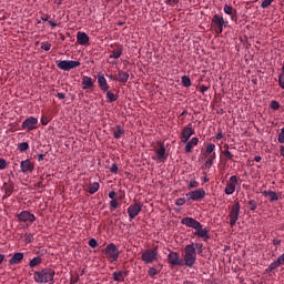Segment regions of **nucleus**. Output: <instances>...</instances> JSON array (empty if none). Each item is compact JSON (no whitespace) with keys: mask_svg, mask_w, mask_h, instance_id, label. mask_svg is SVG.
I'll list each match as a JSON object with an SVG mask.
<instances>
[{"mask_svg":"<svg viewBox=\"0 0 284 284\" xmlns=\"http://www.w3.org/2000/svg\"><path fill=\"white\" fill-rule=\"evenodd\" d=\"M55 272L50 267L40 268L33 272V281L38 284L54 283Z\"/></svg>","mask_w":284,"mask_h":284,"instance_id":"nucleus-1","label":"nucleus"},{"mask_svg":"<svg viewBox=\"0 0 284 284\" xmlns=\"http://www.w3.org/2000/svg\"><path fill=\"white\" fill-rule=\"evenodd\" d=\"M182 261L186 267H194L196 264V247L194 246V243L187 244L184 247Z\"/></svg>","mask_w":284,"mask_h":284,"instance_id":"nucleus-2","label":"nucleus"},{"mask_svg":"<svg viewBox=\"0 0 284 284\" xmlns=\"http://www.w3.org/2000/svg\"><path fill=\"white\" fill-rule=\"evenodd\" d=\"M153 150L155 152V155L152 156L153 161H156L158 163H165L168 161L169 154L163 142H159L154 145Z\"/></svg>","mask_w":284,"mask_h":284,"instance_id":"nucleus-3","label":"nucleus"},{"mask_svg":"<svg viewBox=\"0 0 284 284\" xmlns=\"http://www.w3.org/2000/svg\"><path fill=\"white\" fill-rule=\"evenodd\" d=\"M141 261L145 263V265H150L159 261V247L146 248L142 252Z\"/></svg>","mask_w":284,"mask_h":284,"instance_id":"nucleus-4","label":"nucleus"},{"mask_svg":"<svg viewBox=\"0 0 284 284\" xmlns=\"http://www.w3.org/2000/svg\"><path fill=\"white\" fill-rule=\"evenodd\" d=\"M104 254L110 263H116V261H119V256L121 255V251H119L116 244L110 243L109 245H106Z\"/></svg>","mask_w":284,"mask_h":284,"instance_id":"nucleus-5","label":"nucleus"},{"mask_svg":"<svg viewBox=\"0 0 284 284\" xmlns=\"http://www.w3.org/2000/svg\"><path fill=\"white\" fill-rule=\"evenodd\" d=\"M17 219L19 223H23L26 227H30L34 221H37V216L32 214L30 211H22L17 214Z\"/></svg>","mask_w":284,"mask_h":284,"instance_id":"nucleus-6","label":"nucleus"},{"mask_svg":"<svg viewBox=\"0 0 284 284\" xmlns=\"http://www.w3.org/2000/svg\"><path fill=\"white\" fill-rule=\"evenodd\" d=\"M211 23L214 28L215 34H223V28L227 26V21L220 14H214Z\"/></svg>","mask_w":284,"mask_h":284,"instance_id":"nucleus-7","label":"nucleus"},{"mask_svg":"<svg viewBox=\"0 0 284 284\" xmlns=\"http://www.w3.org/2000/svg\"><path fill=\"white\" fill-rule=\"evenodd\" d=\"M55 63L59 70H63L64 72H70V70H74V68L81 65V62L74 60H58Z\"/></svg>","mask_w":284,"mask_h":284,"instance_id":"nucleus-8","label":"nucleus"},{"mask_svg":"<svg viewBox=\"0 0 284 284\" xmlns=\"http://www.w3.org/2000/svg\"><path fill=\"white\" fill-rule=\"evenodd\" d=\"M239 216H241V203L235 202L232 205L230 213H229L231 227H234V225H236V222L239 221Z\"/></svg>","mask_w":284,"mask_h":284,"instance_id":"nucleus-9","label":"nucleus"},{"mask_svg":"<svg viewBox=\"0 0 284 284\" xmlns=\"http://www.w3.org/2000/svg\"><path fill=\"white\" fill-rule=\"evenodd\" d=\"M187 201H203L205 199V190L203 187L186 193Z\"/></svg>","mask_w":284,"mask_h":284,"instance_id":"nucleus-10","label":"nucleus"},{"mask_svg":"<svg viewBox=\"0 0 284 284\" xmlns=\"http://www.w3.org/2000/svg\"><path fill=\"white\" fill-rule=\"evenodd\" d=\"M194 134H195V131H194V128H192V123L187 124L182 129L181 136H180L181 142L187 143V141H190V139H192Z\"/></svg>","mask_w":284,"mask_h":284,"instance_id":"nucleus-11","label":"nucleus"},{"mask_svg":"<svg viewBox=\"0 0 284 284\" xmlns=\"http://www.w3.org/2000/svg\"><path fill=\"white\" fill-rule=\"evenodd\" d=\"M39 125V119L34 116L27 118L22 122V130H28V132H32V130H37V126Z\"/></svg>","mask_w":284,"mask_h":284,"instance_id":"nucleus-12","label":"nucleus"},{"mask_svg":"<svg viewBox=\"0 0 284 284\" xmlns=\"http://www.w3.org/2000/svg\"><path fill=\"white\" fill-rule=\"evenodd\" d=\"M168 263L170 265H176L179 267H183V265H184V262H183V258H181V255L174 251L169 253Z\"/></svg>","mask_w":284,"mask_h":284,"instance_id":"nucleus-13","label":"nucleus"},{"mask_svg":"<svg viewBox=\"0 0 284 284\" xmlns=\"http://www.w3.org/2000/svg\"><path fill=\"white\" fill-rule=\"evenodd\" d=\"M143 210V205L139 204V203H134V204H131L126 212L129 214V219L132 221V219H136V216H139V214H141Z\"/></svg>","mask_w":284,"mask_h":284,"instance_id":"nucleus-14","label":"nucleus"},{"mask_svg":"<svg viewBox=\"0 0 284 284\" xmlns=\"http://www.w3.org/2000/svg\"><path fill=\"white\" fill-rule=\"evenodd\" d=\"M193 236H197V239H202V241L207 242L210 241V230L209 229H203V224H200V227L195 230L193 233Z\"/></svg>","mask_w":284,"mask_h":284,"instance_id":"nucleus-15","label":"nucleus"},{"mask_svg":"<svg viewBox=\"0 0 284 284\" xmlns=\"http://www.w3.org/2000/svg\"><path fill=\"white\" fill-rule=\"evenodd\" d=\"M20 169L23 174L32 173L34 172V164L30 159H27L20 162Z\"/></svg>","mask_w":284,"mask_h":284,"instance_id":"nucleus-16","label":"nucleus"},{"mask_svg":"<svg viewBox=\"0 0 284 284\" xmlns=\"http://www.w3.org/2000/svg\"><path fill=\"white\" fill-rule=\"evenodd\" d=\"M181 223L182 225H186V227H192L193 230H199V227H201V222L196 221L194 217H183Z\"/></svg>","mask_w":284,"mask_h":284,"instance_id":"nucleus-17","label":"nucleus"},{"mask_svg":"<svg viewBox=\"0 0 284 284\" xmlns=\"http://www.w3.org/2000/svg\"><path fill=\"white\" fill-rule=\"evenodd\" d=\"M2 190L4 191L3 199H9V196H12V192H14V182L12 180L4 182Z\"/></svg>","mask_w":284,"mask_h":284,"instance_id":"nucleus-18","label":"nucleus"},{"mask_svg":"<svg viewBox=\"0 0 284 284\" xmlns=\"http://www.w3.org/2000/svg\"><path fill=\"white\" fill-rule=\"evenodd\" d=\"M77 41L79 45H90V36L83 31L77 33Z\"/></svg>","mask_w":284,"mask_h":284,"instance_id":"nucleus-19","label":"nucleus"},{"mask_svg":"<svg viewBox=\"0 0 284 284\" xmlns=\"http://www.w3.org/2000/svg\"><path fill=\"white\" fill-rule=\"evenodd\" d=\"M98 84L102 92H108V90H110V84H108V80L103 74H98Z\"/></svg>","mask_w":284,"mask_h":284,"instance_id":"nucleus-20","label":"nucleus"},{"mask_svg":"<svg viewBox=\"0 0 284 284\" xmlns=\"http://www.w3.org/2000/svg\"><path fill=\"white\" fill-rule=\"evenodd\" d=\"M121 54H123V45L114 44L113 50L110 51V59H120Z\"/></svg>","mask_w":284,"mask_h":284,"instance_id":"nucleus-21","label":"nucleus"},{"mask_svg":"<svg viewBox=\"0 0 284 284\" xmlns=\"http://www.w3.org/2000/svg\"><path fill=\"white\" fill-rule=\"evenodd\" d=\"M185 146H184V151L186 152V154H190V152H192V150L194 148H196V145H199V138H192L191 140H187V142H185Z\"/></svg>","mask_w":284,"mask_h":284,"instance_id":"nucleus-22","label":"nucleus"},{"mask_svg":"<svg viewBox=\"0 0 284 284\" xmlns=\"http://www.w3.org/2000/svg\"><path fill=\"white\" fill-rule=\"evenodd\" d=\"M125 276H128V273L123 271H115L112 273V278L116 283H123L125 281Z\"/></svg>","mask_w":284,"mask_h":284,"instance_id":"nucleus-23","label":"nucleus"},{"mask_svg":"<svg viewBox=\"0 0 284 284\" xmlns=\"http://www.w3.org/2000/svg\"><path fill=\"white\" fill-rule=\"evenodd\" d=\"M82 85V90H92V88H94V82H92V78L83 75Z\"/></svg>","mask_w":284,"mask_h":284,"instance_id":"nucleus-24","label":"nucleus"},{"mask_svg":"<svg viewBox=\"0 0 284 284\" xmlns=\"http://www.w3.org/2000/svg\"><path fill=\"white\" fill-rule=\"evenodd\" d=\"M23 261V253H14L13 256L9 260V265H19Z\"/></svg>","mask_w":284,"mask_h":284,"instance_id":"nucleus-25","label":"nucleus"},{"mask_svg":"<svg viewBox=\"0 0 284 284\" xmlns=\"http://www.w3.org/2000/svg\"><path fill=\"white\" fill-rule=\"evenodd\" d=\"M128 79H130V73H128L123 70H120L118 72L116 81H119L120 83H128Z\"/></svg>","mask_w":284,"mask_h":284,"instance_id":"nucleus-26","label":"nucleus"},{"mask_svg":"<svg viewBox=\"0 0 284 284\" xmlns=\"http://www.w3.org/2000/svg\"><path fill=\"white\" fill-rule=\"evenodd\" d=\"M281 265H282V264L278 262V260H277V261H274L273 263H271V264L268 265L267 268H265L266 274H275L277 267H281Z\"/></svg>","mask_w":284,"mask_h":284,"instance_id":"nucleus-27","label":"nucleus"},{"mask_svg":"<svg viewBox=\"0 0 284 284\" xmlns=\"http://www.w3.org/2000/svg\"><path fill=\"white\" fill-rule=\"evenodd\" d=\"M264 196H268V201L274 203V201H278V194L274 191H264Z\"/></svg>","mask_w":284,"mask_h":284,"instance_id":"nucleus-28","label":"nucleus"},{"mask_svg":"<svg viewBox=\"0 0 284 284\" xmlns=\"http://www.w3.org/2000/svg\"><path fill=\"white\" fill-rule=\"evenodd\" d=\"M123 134H125V130H123V129L121 128V125H116V126H115V130H114V132H113L114 139H121V136H123Z\"/></svg>","mask_w":284,"mask_h":284,"instance_id":"nucleus-29","label":"nucleus"},{"mask_svg":"<svg viewBox=\"0 0 284 284\" xmlns=\"http://www.w3.org/2000/svg\"><path fill=\"white\" fill-rule=\"evenodd\" d=\"M99 187H101L99 182H93L88 189L89 194H97V192H99Z\"/></svg>","mask_w":284,"mask_h":284,"instance_id":"nucleus-30","label":"nucleus"},{"mask_svg":"<svg viewBox=\"0 0 284 284\" xmlns=\"http://www.w3.org/2000/svg\"><path fill=\"white\" fill-rule=\"evenodd\" d=\"M224 12L225 14H230L231 16V20L234 21V19H236V16L233 14L234 12V8L232 6H224Z\"/></svg>","mask_w":284,"mask_h":284,"instance_id":"nucleus-31","label":"nucleus"},{"mask_svg":"<svg viewBox=\"0 0 284 284\" xmlns=\"http://www.w3.org/2000/svg\"><path fill=\"white\" fill-rule=\"evenodd\" d=\"M41 263H43V258L41 257H33L32 260H30L29 262V266L30 267H37V265H41Z\"/></svg>","mask_w":284,"mask_h":284,"instance_id":"nucleus-32","label":"nucleus"},{"mask_svg":"<svg viewBox=\"0 0 284 284\" xmlns=\"http://www.w3.org/2000/svg\"><path fill=\"white\" fill-rule=\"evenodd\" d=\"M106 93V99L109 101V103H114V101H116V99H119V95L114 94L112 91H105Z\"/></svg>","mask_w":284,"mask_h":284,"instance_id":"nucleus-33","label":"nucleus"},{"mask_svg":"<svg viewBox=\"0 0 284 284\" xmlns=\"http://www.w3.org/2000/svg\"><path fill=\"white\" fill-rule=\"evenodd\" d=\"M225 194L231 195L233 192H236V185L227 183L224 189Z\"/></svg>","mask_w":284,"mask_h":284,"instance_id":"nucleus-34","label":"nucleus"},{"mask_svg":"<svg viewBox=\"0 0 284 284\" xmlns=\"http://www.w3.org/2000/svg\"><path fill=\"white\" fill-rule=\"evenodd\" d=\"M214 150H216L215 144H212V143L207 144L206 150H205V156H207L210 154H216V152Z\"/></svg>","mask_w":284,"mask_h":284,"instance_id":"nucleus-35","label":"nucleus"},{"mask_svg":"<svg viewBox=\"0 0 284 284\" xmlns=\"http://www.w3.org/2000/svg\"><path fill=\"white\" fill-rule=\"evenodd\" d=\"M19 152H28L30 150V144L28 142H22L18 144Z\"/></svg>","mask_w":284,"mask_h":284,"instance_id":"nucleus-36","label":"nucleus"},{"mask_svg":"<svg viewBox=\"0 0 284 284\" xmlns=\"http://www.w3.org/2000/svg\"><path fill=\"white\" fill-rule=\"evenodd\" d=\"M182 84L184 85V88H190L192 85V80H190V77L183 75Z\"/></svg>","mask_w":284,"mask_h":284,"instance_id":"nucleus-37","label":"nucleus"},{"mask_svg":"<svg viewBox=\"0 0 284 284\" xmlns=\"http://www.w3.org/2000/svg\"><path fill=\"white\" fill-rule=\"evenodd\" d=\"M200 183L196 180H191L187 185V190H196L199 187Z\"/></svg>","mask_w":284,"mask_h":284,"instance_id":"nucleus-38","label":"nucleus"},{"mask_svg":"<svg viewBox=\"0 0 284 284\" xmlns=\"http://www.w3.org/2000/svg\"><path fill=\"white\" fill-rule=\"evenodd\" d=\"M51 48H52V44L50 42L41 43V49L44 50L45 52H50Z\"/></svg>","mask_w":284,"mask_h":284,"instance_id":"nucleus-39","label":"nucleus"},{"mask_svg":"<svg viewBox=\"0 0 284 284\" xmlns=\"http://www.w3.org/2000/svg\"><path fill=\"white\" fill-rule=\"evenodd\" d=\"M258 206V204L256 203L255 200H250L248 201V207L252 212H254L256 210V207Z\"/></svg>","mask_w":284,"mask_h":284,"instance_id":"nucleus-40","label":"nucleus"},{"mask_svg":"<svg viewBox=\"0 0 284 284\" xmlns=\"http://www.w3.org/2000/svg\"><path fill=\"white\" fill-rule=\"evenodd\" d=\"M270 108L272 110H278L281 108V103H278V101H276V100H273V101H271Z\"/></svg>","mask_w":284,"mask_h":284,"instance_id":"nucleus-41","label":"nucleus"},{"mask_svg":"<svg viewBox=\"0 0 284 284\" xmlns=\"http://www.w3.org/2000/svg\"><path fill=\"white\" fill-rule=\"evenodd\" d=\"M223 154L227 161H232V159H234V154H232V152H230V150L223 151Z\"/></svg>","mask_w":284,"mask_h":284,"instance_id":"nucleus-42","label":"nucleus"},{"mask_svg":"<svg viewBox=\"0 0 284 284\" xmlns=\"http://www.w3.org/2000/svg\"><path fill=\"white\" fill-rule=\"evenodd\" d=\"M148 274L154 278V276H156L159 274V271H156V268L154 267H150L149 271H148Z\"/></svg>","mask_w":284,"mask_h":284,"instance_id":"nucleus-43","label":"nucleus"},{"mask_svg":"<svg viewBox=\"0 0 284 284\" xmlns=\"http://www.w3.org/2000/svg\"><path fill=\"white\" fill-rule=\"evenodd\" d=\"M116 207H119V201L113 200L110 202V210L111 212H113V210H116Z\"/></svg>","mask_w":284,"mask_h":284,"instance_id":"nucleus-44","label":"nucleus"},{"mask_svg":"<svg viewBox=\"0 0 284 284\" xmlns=\"http://www.w3.org/2000/svg\"><path fill=\"white\" fill-rule=\"evenodd\" d=\"M278 143H284V128L281 129V132L278 133L277 136Z\"/></svg>","mask_w":284,"mask_h":284,"instance_id":"nucleus-45","label":"nucleus"},{"mask_svg":"<svg viewBox=\"0 0 284 284\" xmlns=\"http://www.w3.org/2000/svg\"><path fill=\"white\" fill-rule=\"evenodd\" d=\"M274 0H264L262 3H261V8H270V6H272V2Z\"/></svg>","mask_w":284,"mask_h":284,"instance_id":"nucleus-46","label":"nucleus"},{"mask_svg":"<svg viewBox=\"0 0 284 284\" xmlns=\"http://www.w3.org/2000/svg\"><path fill=\"white\" fill-rule=\"evenodd\" d=\"M6 168H8V162L6 159L0 158V170H6Z\"/></svg>","mask_w":284,"mask_h":284,"instance_id":"nucleus-47","label":"nucleus"},{"mask_svg":"<svg viewBox=\"0 0 284 284\" xmlns=\"http://www.w3.org/2000/svg\"><path fill=\"white\" fill-rule=\"evenodd\" d=\"M184 203H186L185 197H179L175 201V205H178L179 207H181Z\"/></svg>","mask_w":284,"mask_h":284,"instance_id":"nucleus-48","label":"nucleus"},{"mask_svg":"<svg viewBox=\"0 0 284 284\" xmlns=\"http://www.w3.org/2000/svg\"><path fill=\"white\" fill-rule=\"evenodd\" d=\"M278 84L282 88V90H284V73H281L278 75Z\"/></svg>","mask_w":284,"mask_h":284,"instance_id":"nucleus-49","label":"nucleus"},{"mask_svg":"<svg viewBox=\"0 0 284 284\" xmlns=\"http://www.w3.org/2000/svg\"><path fill=\"white\" fill-rule=\"evenodd\" d=\"M89 245L90 247H99V242L97 241V239H91L89 241Z\"/></svg>","mask_w":284,"mask_h":284,"instance_id":"nucleus-50","label":"nucleus"},{"mask_svg":"<svg viewBox=\"0 0 284 284\" xmlns=\"http://www.w3.org/2000/svg\"><path fill=\"white\" fill-rule=\"evenodd\" d=\"M236 183H239V178L236 175H232L229 184L236 185Z\"/></svg>","mask_w":284,"mask_h":284,"instance_id":"nucleus-51","label":"nucleus"},{"mask_svg":"<svg viewBox=\"0 0 284 284\" xmlns=\"http://www.w3.org/2000/svg\"><path fill=\"white\" fill-rule=\"evenodd\" d=\"M110 172H111L112 174H116V172H119V166H116V164L113 163V164L111 165V168H110Z\"/></svg>","mask_w":284,"mask_h":284,"instance_id":"nucleus-52","label":"nucleus"},{"mask_svg":"<svg viewBox=\"0 0 284 284\" xmlns=\"http://www.w3.org/2000/svg\"><path fill=\"white\" fill-rule=\"evenodd\" d=\"M206 158H207L209 161L214 162L216 160V153H211V154L206 155Z\"/></svg>","mask_w":284,"mask_h":284,"instance_id":"nucleus-53","label":"nucleus"},{"mask_svg":"<svg viewBox=\"0 0 284 284\" xmlns=\"http://www.w3.org/2000/svg\"><path fill=\"white\" fill-rule=\"evenodd\" d=\"M210 90V87H205V85H201L200 87V92L202 93V94H205V92H207Z\"/></svg>","mask_w":284,"mask_h":284,"instance_id":"nucleus-54","label":"nucleus"},{"mask_svg":"<svg viewBox=\"0 0 284 284\" xmlns=\"http://www.w3.org/2000/svg\"><path fill=\"white\" fill-rule=\"evenodd\" d=\"M212 165H214V162L212 160L205 161V168H207L210 170V168H212Z\"/></svg>","mask_w":284,"mask_h":284,"instance_id":"nucleus-55","label":"nucleus"},{"mask_svg":"<svg viewBox=\"0 0 284 284\" xmlns=\"http://www.w3.org/2000/svg\"><path fill=\"white\" fill-rule=\"evenodd\" d=\"M280 265H284V253L277 257Z\"/></svg>","mask_w":284,"mask_h":284,"instance_id":"nucleus-56","label":"nucleus"},{"mask_svg":"<svg viewBox=\"0 0 284 284\" xmlns=\"http://www.w3.org/2000/svg\"><path fill=\"white\" fill-rule=\"evenodd\" d=\"M215 139H216L217 141H221V139H223V131L220 130V131L217 132Z\"/></svg>","mask_w":284,"mask_h":284,"instance_id":"nucleus-57","label":"nucleus"},{"mask_svg":"<svg viewBox=\"0 0 284 284\" xmlns=\"http://www.w3.org/2000/svg\"><path fill=\"white\" fill-rule=\"evenodd\" d=\"M168 6H172V3H179L180 0H165Z\"/></svg>","mask_w":284,"mask_h":284,"instance_id":"nucleus-58","label":"nucleus"},{"mask_svg":"<svg viewBox=\"0 0 284 284\" xmlns=\"http://www.w3.org/2000/svg\"><path fill=\"white\" fill-rule=\"evenodd\" d=\"M43 159H45V154H43V153L38 154L39 162L43 161Z\"/></svg>","mask_w":284,"mask_h":284,"instance_id":"nucleus-59","label":"nucleus"},{"mask_svg":"<svg viewBox=\"0 0 284 284\" xmlns=\"http://www.w3.org/2000/svg\"><path fill=\"white\" fill-rule=\"evenodd\" d=\"M75 283H79V277H71L70 280V284H75Z\"/></svg>","mask_w":284,"mask_h":284,"instance_id":"nucleus-60","label":"nucleus"},{"mask_svg":"<svg viewBox=\"0 0 284 284\" xmlns=\"http://www.w3.org/2000/svg\"><path fill=\"white\" fill-rule=\"evenodd\" d=\"M40 121H41L42 125H48V123H49L48 119H45V118H41Z\"/></svg>","mask_w":284,"mask_h":284,"instance_id":"nucleus-61","label":"nucleus"},{"mask_svg":"<svg viewBox=\"0 0 284 284\" xmlns=\"http://www.w3.org/2000/svg\"><path fill=\"white\" fill-rule=\"evenodd\" d=\"M273 245H281V240L274 239L273 240Z\"/></svg>","mask_w":284,"mask_h":284,"instance_id":"nucleus-62","label":"nucleus"},{"mask_svg":"<svg viewBox=\"0 0 284 284\" xmlns=\"http://www.w3.org/2000/svg\"><path fill=\"white\" fill-rule=\"evenodd\" d=\"M57 97H58V99L63 100V99H65V93H58Z\"/></svg>","mask_w":284,"mask_h":284,"instance_id":"nucleus-63","label":"nucleus"},{"mask_svg":"<svg viewBox=\"0 0 284 284\" xmlns=\"http://www.w3.org/2000/svg\"><path fill=\"white\" fill-rule=\"evenodd\" d=\"M280 154H281V156L284 158V146L283 145L280 148Z\"/></svg>","mask_w":284,"mask_h":284,"instance_id":"nucleus-64","label":"nucleus"}]
</instances>
